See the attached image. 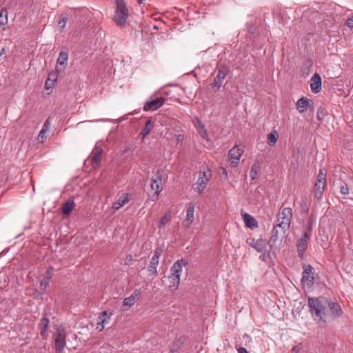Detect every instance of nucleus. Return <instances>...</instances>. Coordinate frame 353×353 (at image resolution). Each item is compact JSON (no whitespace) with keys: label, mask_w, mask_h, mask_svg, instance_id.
<instances>
[{"label":"nucleus","mask_w":353,"mask_h":353,"mask_svg":"<svg viewBox=\"0 0 353 353\" xmlns=\"http://www.w3.org/2000/svg\"><path fill=\"white\" fill-rule=\"evenodd\" d=\"M152 128V120L151 119H148L143 128L142 129L141 132H140L139 134V137H141V138L142 139H144V138L150 134L151 130Z\"/></svg>","instance_id":"nucleus-28"},{"label":"nucleus","mask_w":353,"mask_h":353,"mask_svg":"<svg viewBox=\"0 0 353 353\" xmlns=\"http://www.w3.org/2000/svg\"><path fill=\"white\" fill-rule=\"evenodd\" d=\"M313 105V101L306 97H301L296 102V109L300 113L306 112L307 108Z\"/></svg>","instance_id":"nucleus-18"},{"label":"nucleus","mask_w":353,"mask_h":353,"mask_svg":"<svg viewBox=\"0 0 353 353\" xmlns=\"http://www.w3.org/2000/svg\"><path fill=\"white\" fill-rule=\"evenodd\" d=\"M325 115V109L321 107L317 111V119L319 121H322L324 119Z\"/></svg>","instance_id":"nucleus-42"},{"label":"nucleus","mask_w":353,"mask_h":353,"mask_svg":"<svg viewBox=\"0 0 353 353\" xmlns=\"http://www.w3.org/2000/svg\"><path fill=\"white\" fill-rule=\"evenodd\" d=\"M171 219V212L165 213L159 222V227L165 225Z\"/></svg>","instance_id":"nucleus-33"},{"label":"nucleus","mask_w":353,"mask_h":353,"mask_svg":"<svg viewBox=\"0 0 353 353\" xmlns=\"http://www.w3.org/2000/svg\"><path fill=\"white\" fill-rule=\"evenodd\" d=\"M236 348L237 349L238 353H248L247 350L245 347H237L236 346Z\"/></svg>","instance_id":"nucleus-48"},{"label":"nucleus","mask_w":353,"mask_h":353,"mask_svg":"<svg viewBox=\"0 0 353 353\" xmlns=\"http://www.w3.org/2000/svg\"><path fill=\"white\" fill-rule=\"evenodd\" d=\"M197 130H198L199 134L201 135V137L203 139H205L208 137V132L205 128V125L199 120H198Z\"/></svg>","instance_id":"nucleus-29"},{"label":"nucleus","mask_w":353,"mask_h":353,"mask_svg":"<svg viewBox=\"0 0 353 353\" xmlns=\"http://www.w3.org/2000/svg\"><path fill=\"white\" fill-rule=\"evenodd\" d=\"M115 12L129 14L128 9L124 0H116Z\"/></svg>","instance_id":"nucleus-27"},{"label":"nucleus","mask_w":353,"mask_h":353,"mask_svg":"<svg viewBox=\"0 0 353 353\" xmlns=\"http://www.w3.org/2000/svg\"><path fill=\"white\" fill-rule=\"evenodd\" d=\"M194 204L190 203L186 210V219L183 221V225L185 228H189L194 221Z\"/></svg>","instance_id":"nucleus-19"},{"label":"nucleus","mask_w":353,"mask_h":353,"mask_svg":"<svg viewBox=\"0 0 353 353\" xmlns=\"http://www.w3.org/2000/svg\"><path fill=\"white\" fill-rule=\"evenodd\" d=\"M221 170H222V174L224 175L225 177L228 175V172L225 168H221Z\"/></svg>","instance_id":"nucleus-49"},{"label":"nucleus","mask_w":353,"mask_h":353,"mask_svg":"<svg viewBox=\"0 0 353 353\" xmlns=\"http://www.w3.org/2000/svg\"><path fill=\"white\" fill-rule=\"evenodd\" d=\"M45 279L49 281L54 276V268L52 266H50L48 268L45 272Z\"/></svg>","instance_id":"nucleus-36"},{"label":"nucleus","mask_w":353,"mask_h":353,"mask_svg":"<svg viewBox=\"0 0 353 353\" xmlns=\"http://www.w3.org/2000/svg\"><path fill=\"white\" fill-rule=\"evenodd\" d=\"M141 290H135L134 292L128 297L125 298L123 302L122 310H128L135 303L136 297L140 296Z\"/></svg>","instance_id":"nucleus-16"},{"label":"nucleus","mask_w":353,"mask_h":353,"mask_svg":"<svg viewBox=\"0 0 353 353\" xmlns=\"http://www.w3.org/2000/svg\"><path fill=\"white\" fill-rule=\"evenodd\" d=\"M40 136H41V137H43V134H41V135H40Z\"/></svg>","instance_id":"nucleus-54"},{"label":"nucleus","mask_w":353,"mask_h":353,"mask_svg":"<svg viewBox=\"0 0 353 353\" xmlns=\"http://www.w3.org/2000/svg\"><path fill=\"white\" fill-rule=\"evenodd\" d=\"M313 224H314V221L310 217L307 222L305 228L312 230Z\"/></svg>","instance_id":"nucleus-45"},{"label":"nucleus","mask_w":353,"mask_h":353,"mask_svg":"<svg viewBox=\"0 0 353 353\" xmlns=\"http://www.w3.org/2000/svg\"><path fill=\"white\" fill-rule=\"evenodd\" d=\"M301 350V346L296 345L292 349V353H299Z\"/></svg>","instance_id":"nucleus-47"},{"label":"nucleus","mask_w":353,"mask_h":353,"mask_svg":"<svg viewBox=\"0 0 353 353\" xmlns=\"http://www.w3.org/2000/svg\"><path fill=\"white\" fill-rule=\"evenodd\" d=\"M137 1H138V2H139V3H142L144 1V0H137Z\"/></svg>","instance_id":"nucleus-52"},{"label":"nucleus","mask_w":353,"mask_h":353,"mask_svg":"<svg viewBox=\"0 0 353 353\" xmlns=\"http://www.w3.org/2000/svg\"><path fill=\"white\" fill-rule=\"evenodd\" d=\"M308 307L314 321L326 324L343 314L341 306L326 297H309Z\"/></svg>","instance_id":"nucleus-1"},{"label":"nucleus","mask_w":353,"mask_h":353,"mask_svg":"<svg viewBox=\"0 0 353 353\" xmlns=\"http://www.w3.org/2000/svg\"><path fill=\"white\" fill-rule=\"evenodd\" d=\"M326 185L325 181L321 179L316 180L314 187V198L320 200L323 194V192Z\"/></svg>","instance_id":"nucleus-15"},{"label":"nucleus","mask_w":353,"mask_h":353,"mask_svg":"<svg viewBox=\"0 0 353 353\" xmlns=\"http://www.w3.org/2000/svg\"><path fill=\"white\" fill-rule=\"evenodd\" d=\"M303 273L301 278V283L306 285L308 288H311L314 283V272L313 268L310 265H303Z\"/></svg>","instance_id":"nucleus-7"},{"label":"nucleus","mask_w":353,"mask_h":353,"mask_svg":"<svg viewBox=\"0 0 353 353\" xmlns=\"http://www.w3.org/2000/svg\"><path fill=\"white\" fill-rule=\"evenodd\" d=\"M8 23L7 9H2L0 12V25H5Z\"/></svg>","instance_id":"nucleus-31"},{"label":"nucleus","mask_w":353,"mask_h":353,"mask_svg":"<svg viewBox=\"0 0 353 353\" xmlns=\"http://www.w3.org/2000/svg\"><path fill=\"white\" fill-rule=\"evenodd\" d=\"M242 217L246 227L251 229L258 227V222L252 215L245 212L242 214Z\"/></svg>","instance_id":"nucleus-23"},{"label":"nucleus","mask_w":353,"mask_h":353,"mask_svg":"<svg viewBox=\"0 0 353 353\" xmlns=\"http://www.w3.org/2000/svg\"><path fill=\"white\" fill-rule=\"evenodd\" d=\"M312 230L305 228V229L302 236H304V238H309L310 239L311 233H312Z\"/></svg>","instance_id":"nucleus-44"},{"label":"nucleus","mask_w":353,"mask_h":353,"mask_svg":"<svg viewBox=\"0 0 353 353\" xmlns=\"http://www.w3.org/2000/svg\"><path fill=\"white\" fill-rule=\"evenodd\" d=\"M108 316V313H107V311H103L101 313L100 316H99V319L101 321V323L103 324V323H105L108 322V321H106L105 318L106 316Z\"/></svg>","instance_id":"nucleus-43"},{"label":"nucleus","mask_w":353,"mask_h":353,"mask_svg":"<svg viewBox=\"0 0 353 353\" xmlns=\"http://www.w3.org/2000/svg\"><path fill=\"white\" fill-rule=\"evenodd\" d=\"M128 194H123L118 199L112 203V208L115 210H118L122 206L128 203L130 201L128 198Z\"/></svg>","instance_id":"nucleus-24"},{"label":"nucleus","mask_w":353,"mask_h":353,"mask_svg":"<svg viewBox=\"0 0 353 353\" xmlns=\"http://www.w3.org/2000/svg\"><path fill=\"white\" fill-rule=\"evenodd\" d=\"M103 151V148L97 145L93 149L91 156V164L93 168H97L101 163Z\"/></svg>","instance_id":"nucleus-13"},{"label":"nucleus","mask_w":353,"mask_h":353,"mask_svg":"<svg viewBox=\"0 0 353 353\" xmlns=\"http://www.w3.org/2000/svg\"><path fill=\"white\" fill-rule=\"evenodd\" d=\"M6 7L9 9H14L17 5V0H6Z\"/></svg>","instance_id":"nucleus-38"},{"label":"nucleus","mask_w":353,"mask_h":353,"mask_svg":"<svg viewBox=\"0 0 353 353\" xmlns=\"http://www.w3.org/2000/svg\"><path fill=\"white\" fill-rule=\"evenodd\" d=\"M268 144L270 145H274L278 139V133L276 132V130L272 131L268 134Z\"/></svg>","instance_id":"nucleus-30"},{"label":"nucleus","mask_w":353,"mask_h":353,"mask_svg":"<svg viewBox=\"0 0 353 353\" xmlns=\"http://www.w3.org/2000/svg\"><path fill=\"white\" fill-rule=\"evenodd\" d=\"M340 192L344 195L347 194L349 193V189L347 183H341V185L340 186Z\"/></svg>","instance_id":"nucleus-41"},{"label":"nucleus","mask_w":353,"mask_h":353,"mask_svg":"<svg viewBox=\"0 0 353 353\" xmlns=\"http://www.w3.org/2000/svg\"><path fill=\"white\" fill-rule=\"evenodd\" d=\"M319 179L326 181V170L325 169H320L316 180Z\"/></svg>","instance_id":"nucleus-39"},{"label":"nucleus","mask_w":353,"mask_h":353,"mask_svg":"<svg viewBox=\"0 0 353 353\" xmlns=\"http://www.w3.org/2000/svg\"><path fill=\"white\" fill-rule=\"evenodd\" d=\"M259 170H260V168L256 164H254L252 166L250 172V176L252 180H254L255 179H256L257 174H258V172Z\"/></svg>","instance_id":"nucleus-32"},{"label":"nucleus","mask_w":353,"mask_h":353,"mask_svg":"<svg viewBox=\"0 0 353 353\" xmlns=\"http://www.w3.org/2000/svg\"><path fill=\"white\" fill-rule=\"evenodd\" d=\"M162 250L156 249L154 252L153 256L150 261V265L148 266V270L152 272L154 275H157V268L159 265V257L161 254Z\"/></svg>","instance_id":"nucleus-12"},{"label":"nucleus","mask_w":353,"mask_h":353,"mask_svg":"<svg viewBox=\"0 0 353 353\" xmlns=\"http://www.w3.org/2000/svg\"><path fill=\"white\" fill-rule=\"evenodd\" d=\"M57 74L56 72H50L46 81L45 87L47 90L52 88L57 81Z\"/></svg>","instance_id":"nucleus-26"},{"label":"nucleus","mask_w":353,"mask_h":353,"mask_svg":"<svg viewBox=\"0 0 353 353\" xmlns=\"http://www.w3.org/2000/svg\"><path fill=\"white\" fill-rule=\"evenodd\" d=\"M5 52V50L4 48H2L1 50H0V56H1Z\"/></svg>","instance_id":"nucleus-50"},{"label":"nucleus","mask_w":353,"mask_h":353,"mask_svg":"<svg viewBox=\"0 0 353 353\" xmlns=\"http://www.w3.org/2000/svg\"><path fill=\"white\" fill-rule=\"evenodd\" d=\"M186 261L181 259L176 261L171 267V275L169 276V288L171 291L174 292L177 290L180 283L181 273L183 265H187Z\"/></svg>","instance_id":"nucleus-2"},{"label":"nucleus","mask_w":353,"mask_h":353,"mask_svg":"<svg viewBox=\"0 0 353 353\" xmlns=\"http://www.w3.org/2000/svg\"><path fill=\"white\" fill-rule=\"evenodd\" d=\"M68 52L67 50H61V52L59 54V57L57 59V72H59L61 70H63L68 63Z\"/></svg>","instance_id":"nucleus-14"},{"label":"nucleus","mask_w":353,"mask_h":353,"mask_svg":"<svg viewBox=\"0 0 353 353\" xmlns=\"http://www.w3.org/2000/svg\"><path fill=\"white\" fill-rule=\"evenodd\" d=\"M310 88L314 93H318L321 90V78L318 73H315L310 83Z\"/></svg>","instance_id":"nucleus-20"},{"label":"nucleus","mask_w":353,"mask_h":353,"mask_svg":"<svg viewBox=\"0 0 353 353\" xmlns=\"http://www.w3.org/2000/svg\"><path fill=\"white\" fill-rule=\"evenodd\" d=\"M56 332L53 334L57 353H62L65 347L66 332L63 325H55Z\"/></svg>","instance_id":"nucleus-3"},{"label":"nucleus","mask_w":353,"mask_h":353,"mask_svg":"<svg viewBox=\"0 0 353 353\" xmlns=\"http://www.w3.org/2000/svg\"><path fill=\"white\" fill-rule=\"evenodd\" d=\"M165 103V99L163 97L152 99L145 102L143 106V110L154 111L161 108Z\"/></svg>","instance_id":"nucleus-9"},{"label":"nucleus","mask_w":353,"mask_h":353,"mask_svg":"<svg viewBox=\"0 0 353 353\" xmlns=\"http://www.w3.org/2000/svg\"><path fill=\"white\" fill-rule=\"evenodd\" d=\"M279 226H277V223L276 224V225L273 228V230L272 231V236L270 237V241H272V242H275L276 241V240L278 239V236H279Z\"/></svg>","instance_id":"nucleus-35"},{"label":"nucleus","mask_w":353,"mask_h":353,"mask_svg":"<svg viewBox=\"0 0 353 353\" xmlns=\"http://www.w3.org/2000/svg\"><path fill=\"white\" fill-rule=\"evenodd\" d=\"M228 73V70L225 67L219 66L218 68L217 74L214 77L213 82L212 83V87L216 89V91H218L220 90Z\"/></svg>","instance_id":"nucleus-8"},{"label":"nucleus","mask_w":353,"mask_h":353,"mask_svg":"<svg viewBox=\"0 0 353 353\" xmlns=\"http://www.w3.org/2000/svg\"><path fill=\"white\" fill-rule=\"evenodd\" d=\"M309 238H304V236H302L300 239L296 241V248L298 256L303 259L305 252L307 247V243L309 241Z\"/></svg>","instance_id":"nucleus-17"},{"label":"nucleus","mask_w":353,"mask_h":353,"mask_svg":"<svg viewBox=\"0 0 353 353\" xmlns=\"http://www.w3.org/2000/svg\"><path fill=\"white\" fill-rule=\"evenodd\" d=\"M49 285V281L48 280H41L40 281L39 285V293L41 294H44L46 293V289Z\"/></svg>","instance_id":"nucleus-34"},{"label":"nucleus","mask_w":353,"mask_h":353,"mask_svg":"<svg viewBox=\"0 0 353 353\" xmlns=\"http://www.w3.org/2000/svg\"><path fill=\"white\" fill-rule=\"evenodd\" d=\"M128 16L129 14L115 12L113 20L118 26L122 28L125 26Z\"/></svg>","instance_id":"nucleus-22"},{"label":"nucleus","mask_w":353,"mask_h":353,"mask_svg":"<svg viewBox=\"0 0 353 353\" xmlns=\"http://www.w3.org/2000/svg\"><path fill=\"white\" fill-rule=\"evenodd\" d=\"M292 215V210L291 208H285L283 209L282 212L279 214V217L276 220L277 226H279L283 234H285L290 228Z\"/></svg>","instance_id":"nucleus-4"},{"label":"nucleus","mask_w":353,"mask_h":353,"mask_svg":"<svg viewBox=\"0 0 353 353\" xmlns=\"http://www.w3.org/2000/svg\"><path fill=\"white\" fill-rule=\"evenodd\" d=\"M104 328V325H103L100 330H102Z\"/></svg>","instance_id":"nucleus-53"},{"label":"nucleus","mask_w":353,"mask_h":353,"mask_svg":"<svg viewBox=\"0 0 353 353\" xmlns=\"http://www.w3.org/2000/svg\"><path fill=\"white\" fill-rule=\"evenodd\" d=\"M345 24L349 27V28H353V17L348 19L346 22H345Z\"/></svg>","instance_id":"nucleus-46"},{"label":"nucleus","mask_w":353,"mask_h":353,"mask_svg":"<svg viewBox=\"0 0 353 353\" xmlns=\"http://www.w3.org/2000/svg\"><path fill=\"white\" fill-rule=\"evenodd\" d=\"M49 126H50V118L47 119L45 121L43 126L42 128V130L40 131V135L41 134L46 133L47 131L49 130Z\"/></svg>","instance_id":"nucleus-40"},{"label":"nucleus","mask_w":353,"mask_h":353,"mask_svg":"<svg viewBox=\"0 0 353 353\" xmlns=\"http://www.w3.org/2000/svg\"><path fill=\"white\" fill-rule=\"evenodd\" d=\"M212 176L211 171L208 169L205 171L200 170L199 172V178L194 184V189L199 193H201L207 187V185Z\"/></svg>","instance_id":"nucleus-6"},{"label":"nucleus","mask_w":353,"mask_h":353,"mask_svg":"<svg viewBox=\"0 0 353 353\" xmlns=\"http://www.w3.org/2000/svg\"><path fill=\"white\" fill-rule=\"evenodd\" d=\"M250 32L251 34H253V33H254V30H253V29L250 28Z\"/></svg>","instance_id":"nucleus-51"},{"label":"nucleus","mask_w":353,"mask_h":353,"mask_svg":"<svg viewBox=\"0 0 353 353\" xmlns=\"http://www.w3.org/2000/svg\"><path fill=\"white\" fill-rule=\"evenodd\" d=\"M50 320L47 317V314L44 313L41 321L39 324V328L40 330V335L42 337L47 336V332L49 328Z\"/></svg>","instance_id":"nucleus-21"},{"label":"nucleus","mask_w":353,"mask_h":353,"mask_svg":"<svg viewBox=\"0 0 353 353\" xmlns=\"http://www.w3.org/2000/svg\"><path fill=\"white\" fill-rule=\"evenodd\" d=\"M246 243L258 252H263L266 250V243L263 239L255 240L254 238H249L246 240Z\"/></svg>","instance_id":"nucleus-11"},{"label":"nucleus","mask_w":353,"mask_h":353,"mask_svg":"<svg viewBox=\"0 0 353 353\" xmlns=\"http://www.w3.org/2000/svg\"><path fill=\"white\" fill-rule=\"evenodd\" d=\"M243 151H241L237 145L234 146L230 150L228 156L230 160L232 167H236L239 162Z\"/></svg>","instance_id":"nucleus-10"},{"label":"nucleus","mask_w":353,"mask_h":353,"mask_svg":"<svg viewBox=\"0 0 353 353\" xmlns=\"http://www.w3.org/2000/svg\"><path fill=\"white\" fill-rule=\"evenodd\" d=\"M150 185L151 190L154 191V192L148 195L149 199L152 201H155L163 190L162 177L159 170L152 176Z\"/></svg>","instance_id":"nucleus-5"},{"label":"nucleus","mask_w":353,"mask_h":353,"mask_svg":"<svg viewBox=\"0 0 353 353\" xmlns=\"http://www.w3.org/2000/svg\"><path fill=\"white\" fill-rule=\"evenodd\" d=\"M74 206L75 203L74 201L69 199L62 205L61 212L63 214V215H69L74 209Z\"/></svg>","instance_id":"nucleus-25"},{"label":"nucleus","mask_w":353,"mask_h":353,"mask_svg":"<svg viewBox=\"0 0 353 353\" xmlns=\"http://www.w3.org/2000/svg\"><path fill=\"white\" fill-rule=\"evenodd\" d=\"M67 22L68 18L66 17H62L61 19L58 21V26L61 30L65 28Z\"/></svg>","instance_id":"nucleus-37"}]
</instances>
